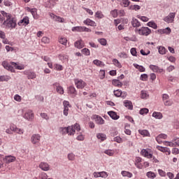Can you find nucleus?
<instances>
[{
    "label": "nucleus",
    "mask_w": 179,
    "mask_h": 179,
    "mask_svg": "<svg viewBox=\"0 0 179 179\" xmlns=\"http://www.w3.org/2000/svg\"><path fill=\"white\" fill-rule=\"evenodd\" d=\"M1 15L6 17V20L3 22V24L7 27V29H10L12 30V29H15L16 27V20L12 17H10V15H8L6 12L1 11Z\"/></svg>",
    "instance_id": "obj_1"
},
{
    "label": "nucleus",
    "mask_w": 179,
    "mask_h": 179,
    "mask_svg": "<svg viewBox=\"0 0 179 179\" xmlns=\"http://www.w3.org/2000/svg\"><path fill=\"white\" fill-rule=\"evenodd\" d=\"M77 132H79L80 131V124L78 123H76L73 125L67 127V134L69 136H73Z\"/></svg>",
    "instance_id": "obj_2"
},
{
    "label": "nucleus",
    "mask_w": 179,
    "mask_h": 179,
    "mask_svg": "<svg viewBox=\"0 0 179 179\" xmlns=\"http://www.w3.org/2000/svg\"><path fill=\"white\" fill-rule=\"evenodd\" d=\"M135 31L139 34V36H149V34L152 33V30L148 27H142L140 29H136Z\"/></svg>",
    "instance_id": "obj_3"
},
{
    "label": "nucleus",
    "mask_w": 179,
    "mask_h": 179,
    "mask_svg": "<svg viewBox=\"0 0 179 179\" xmlns=\"http://www.w3.org/2000/svg\"><path fill=\"white\" fill-rule=\"evenodd\" d=\"M162 101L164 104V106L170 107L171 106H173V100L170 99V96L166 94H164L162 95Z\"/></svg>",
    "instance_id": "obj_4"
},
{
    "label": "nucleus",
    "mask_w": 179,
    "mask_h": 179,
    "mask_svg": "<svg viewBox=\"0 0 179 179\" xmlns=\"http://www.w3.org/2000/svg\"><path fill=\"white\" fill-rule=\"evenodd\" d=\"M13 64H15V62H9L8 61H3L2 62V66L7 71H10V72L13 73L15 72V69H13Z\"/></svg>",
    "instance_id": "obj_5"
},
{
    "label": "nucleus",
    "mask_w": 179,
    "mask_h": 179,
    "mask_svg": "<svg viewBox=\"0 0 179 179\" xmlns=\"http://www.w3.org/2000/svg\"><path fill=\"white\" fill-rule=\"evenodd\" d=\"M74 83L77 89H84L86 87V83H85V81L80 79H75Z\"/></svg>",
    "instance_id": "obj_6"
},
{
    "label": "nucleus",
    "mask_w": 179,
    "mask_h": 179,
    "mask_svg": "<svg viewBox=\"0 0 179 179\" xmlns=\"http://www.w3.org/2000/svg\"><path fill=\"white\" fill-rule=\"evenodd\" d=\"M63 106H64L63 114L66 117H68V114H69L68 112L69 111V107H71V103H69V101H64Z\"/></svg>",
    "instance_id": "obj_7"
},
{
    "label": "nucleus",
    "mask_w": 179,
    "mask_h": 179,
    "mask_svg": "<svg viewBox=\"0 0 179 179\" xmlns=\"http://www.w3.org/2000/svg\"><path fill=\"white\" fill-rule=\"evenodd\" d=\"M176 17V13H171L169 15L164 18V22L166 23H173Z\"/></svg>",
    "instance_id": "obj_8"
},
{
    "label": "nucleus",
    "mask_w": 179,
    "mask_h": 179,
    "mask_svg": "<svg viewBox=\"0 0 179 179\" xmlns=\"http://www.w3.org/2000/svg\"><path fill=\"white\" fill-rule=\"evenodd\" d=\"M52 87L54 89H56V92L57 93H58L59 94H64V88L62 87V86H61V85H59V83H55L52 85Z\"/></svg>",
    "instance_id": "obj_9"
},
{
    "label": "nucleus",
    "mask_w": 179,
    "mask_h": 179,
    "mask_svg": "<svg viewBox=\"0 0 179 179\" xmlns=\"http://www.w3.org/2000/svg\"><path fill=\"white\" fill-rule=\"evenodd\" d=\"M24 118L25 120H28V121H33L34 118V113H33V110H29L24 115Z\"/></svg>",
    "instance_id": "obj_10"
},
{
    "label": "nucleus",
    "mask_w": 179,
    "mask_h": 179,
    "mask_svg": "<svg viewBox=\"0 0 179 179\" xmlns=\"http://www.w3.org/2000/svg\"><path fill=\"white\" fill-rule=\"evenodd\" d=\"M50 16L55 22H58L59 23H64L65 20L54 13H50Z\"/></svg>",
    "instance_id": "obj_11"
},
{
    "label": "nucleus",
    "mask_w": 179,
    "mask_h": 179,
    "mask_svg": "<svg viewBox=\"0 0 179 179\" xmlns=\"http://www.w3.org/2000/svg\"><path fill=\"white\" fill-rule=\"evenodd\" d=\"M41 136L39 134H34L31 138V141L34 145H36L40 142Z\"/></svg>",
    "instance_id": "obj_12"
},
{
    "label": "nucleus",
    "mask_w": 179,
    "mask_h": 179,
    "mask_svg": "<svg viewBox=\"0 0 179 179\" xmlns=\"http://www.w3.org/2000/svg\"><path fill=\"white\" fill-rule=\"evenodd\" d=\"M141 154L144 157H147V159H153V154H152V152H148V150H145V149L142 150L141 152Z\"/></svg>",
    "instance_id": "obj_13"
},
{
    "label": "nucleus",
    "mask_w": 179,
    "mask_h": 179,
    "mask_svg": "<svg viewBox=\"0 0 179 179\" xmlns=\"http://www.w3.org/2000/svg\"><path fill=\"white\" fill-rule=\"evenodd\" d=\"M26 10L27 12H30V13H31L34 19H38V15H37V9L30 8V7H27Z\"/></svg>",
    "instance_id": "obj_14"
},
{
    "label": "nucleus",
    "mask_w": 179,
    "mask_h": 179,
    "mask_svg": "<svg viewBox=\"0 0 179 179\" xmlns=\"http://www.w3.org/2000/svg\"><path fill=\"white\" fill-rule=\"evenodd\" d=\"M84 24L87 26H91L92 27H96L97 26V23L96 22L90 20V18H87V20L83 21Z\"/></svg>",
    "instance_id": "obj_15"
},
{
    "label": "nucleus",
    "mask_w": 179,
    "mask_h": 179,
    "mask_svg": "<svg viewBox=\"0 0 179 179\" xmlns=\"http://www.w3.org/2000/svg\"><path fill=\"white\" fill-rule=\"evenodd\" d=\"M24 75L27 76L28 79H36V73H34V71H25L24 72Z\"/></svg>",
    "instance_id": "obj_16"
},
{
    "label": "nucleus",
    "mask_w": 179,
    "mask_h": 179,
    "mask_svg": "<svg viewBox=\"0 0 179 179\" xmlns=\"http://www.w3.org/2000/svg\"><path fill=\"white\" fill-rule=\"evenodd\" d=\"M30 20H29V17H24L22 20H20L18 22L19 26H27L29 24Z\"/></svg>",
    "instance_id": "obj_17"
},
{
    "label": "nucleus",
    "mask_w": 179,
    "mask_h": 179,
    "mask_svg": "<svg viewBox=\"0 0 179 179\" xmlns=\"http://www.w3.org/2000/svg\"><path fill=\"white\" fill-rule=\"evenodd\" d=\"M39 169H41L43 171H48L50 170V165L47 162H41L39 166Z\"/></svg>",
    "instance_id": "obj_18"
},
{
    "label": "nucleus",
    "mask_w": 179,
    "mask_h": 179,
    "mask_svg": "<svg viewBox=\"0 0 179 179\" xmlns=\"http://www.w3.org/2000/svg\"><path fill=\"white\" fill-rule=\"evenodd\" d=\"M150 69H151L152 72H157L158 73H162V72H163L162 69H160L159 66L153 64L150 65Z\"/></svg>",
    "instance_id": "obj_19"
},
{
    "label": "nucleus",
    "mask_w": 179,
    "mask_h": 179,
    "mask_svg": "<svg viewBox=\"0 0 179 179\" xmlns=\"http://www.w3.org/2000/svg\"><path fill=\"white\" fill-rule=\"evenodd\" d=\"M159 34H170L171 33V29L166 27L165 29H161L157 30Z\"/></svg>",
    "instance_id": "obj_20"
},
{
    "label": "nucleus",
    "mask_w": 179,
    "mask_h": 179,
    "mask_svg": "<svg viewBox=\"0 0 179 179\" xmlns=\"http://www.w3.org/2000/svg\"><path fill=\"white\" fill-rule=\"evenodd\" d=\"M163 139H167V134H161L156 137V141L158 143H162Z\"/></svg>",
    "instance_id": "obj_21"
},
{
    "label": "nucleus",
    "mask_w": 179,
    "mask_h": 179,
    "mask_svg": "<svg viewBox=\"0 0 179 179\" xmlns=\"http://www.w3.org/2000/svg\"><path fill=\"white\" fill-rule=\"evenodd\" d=\"M74 45L76 48H78L79 50H80L81 48H83V47H85V42H83V41L82 40L77 41L74 43Z\"/></svg>",
    "instance_id": "obj_22"
},
{
    "label": "nucleus",
    "mask_w": 179,
    "mask_h": 179,
    "mask_svg": "<svg viewBox=\"0 0 179 179\" xmlns=\"http://www.w3.org/2000/svg\"><path fill=\"white\" fill-rule=\"evenodd\" d=\"M124 107L128 108V110H132L134 108V106L132 105V101H131L125 100L124 101Z\"/></svg>",
    "instance_id": "obj_23"
},
{
    "label": "nucleus",
    "mask_w": 179,
    "mask_h": 179,
    "mask_svg": "<svg viewBox=\"0 0 179 179\" xmlns=\"http://www.w3.org/2000/svg\"><path fill=\"white\" fill-rule=\"evenodd\" d=\"M108 114L112 120H118V118H120V116H118V115H117V113L114 111H109L108 112Z\"/></svg>",
    "instance_id": "obj_24"
},
{
    "label": "nucleus",
    "mask_w": 179,
    "mask_h": 179,
    "mask_svg": "<svg viewBox=\"0 0 179 179\" xmlns=\"http://www.w3.org/2000/svg\"><path fill=\"white\" fill-rule=\"evenodd\" d=\"M152 117L156 118V120H162V118H163V114L160 112H154L152 113Z\"/></svg>",
    "instance_id": "obj_25"
},
{
    "label": "nucleus",
    "mask_w": 179,
    "mask_h": 179,
    "mask_svg": "<svg viewBox=\"0 0 179 179\" xmlns=\"http://www.w3.org/2000/svg\"><path fill=\"white\" fill-rule=\"evenodd\" d=\"M55 5H56V3L53 0H49L46 2V8H49L50 9H52Z\"/></svg>",
    "instance_id": "obj_26"
},
{
    "label": "nucleus",
    "mask_w": 179,
    "mask_h": 179,
    "mask_svg": "<svg viewBox=\"0 0 179 179\" xmlns=\"http://www.w3.org/2000/svg\"><path fill=\"white\" fill-rule=\"evenodd\" d=\"M4 160L6 163H13V162H15L16 160V157L13 156H7L5 157Z\"/></svg>",
    "instance_id": "obj_27"
},
{
    "label": "nucleus",
    "mask_w": 179,
    "mask_h": 179,
    "mask_svg": "<svg viewBox=\"0 0 179 179\" xmlns=\"http://www.w3.org/2000/svg\"><path fill=\"white\" fill-rule=\"evenodd\" d=\"M96 138L98 139H100V141L103 142V141H106V139H107V136H106V134L103 133H99L96 134Z\"/></svg>",
    "instance_id": "obj_28"
},
{
    "label": "nucleus",
    "mask_w": 179,
    "mask_h": 179,
    "mask_svg": "<svg viewBox=\"0 0 179 179\" xmlns=\"http://www.w3.org/2000/svg\"><path fill=\"white\" fill-rule=\"evenodd\" d=\"M133 27H141V22L137 19H133L131 21Z\"/></svg>",
    "instance_id": "obj_29"
},
{
    "label": "nucleus",
    "mask_w": 179,
    "mask_h": 179,
    "mask_svg": "<svg viewBox=\"0 0 179 179\" xmlns=\"http://www.w3.org/2000/svg\"><path fill=\"white\" fill-rule=\"evenodd\" d=\"M130 3L129 0H122L120 2L121 6H123V8H128Z\"/></svg>",
    "instance_id": "obj_30"
},
{
    "label": "nucleus",
    "mask_w": 179,
    "mask_h": 179,
    "mask_svg": "<svg viewBox=\"0 0 179 179\" xmlns=\"http://www.w3.org/2000/svg\"><path fill=\"white\" fill-rule=\"evenodd\" d=\"M121 174L123 177H128V178H132V173L128 172L127 171H122Z\"/></svg>",
    "instance_id": "obj_31"
},
{
    "label": "nucleus",
    "mask_w": 179,
    "mask_h": 179,
    "mask_svg": "<svg viewBox=\"0 0 179 179\" xmlns=\"http://www.w3.org/2000/svg\"><path fill=\"white\" fill-rule=\"evenodd\" d=\"M139 134L143 136H150V133L148 130H138Z\"/></svg>",
    "instance_id": "obj_32"
},
{
    "label": "nucleus",
    "mask_w": 179,
    "mask_h": 179,
    "mask_svg": "<svg viewBox=\"0 0 179 179\" xmlns=\"http://www.w3.org/2000/svg\"><path fill=\"white\" fill-rule=\"evenodd\" d=\"M59 43H60V44H62L63 45H66L68 43V39H66V38L65 37L61 36L60 38H59Z\"/></svg>",
    "instance_id": "obj_33"
},
{
    "label": "nucleus",
    "mask_w": 179,
    "mask_h": 179,
    "mask_svg": "<svg viewBox=\"0 0 179 179\" xmlns=\"http://www.w3.org/2000/svg\"><path fill=\"white\" fill-rule=\"evenodd\" d=\"M112 85H113V86H117V87H121L122 86V83L119 80H113L112 81Z\"/></svg>",
    "instance_id": "obj_34"
},
{
    "label": "nucleus",
    "mask_w": 179,
    "mask_h": 179,
    "mask_svg": "<svg viewBox=\"0 0 179 179\" xmlns=\"http://www.w3.org/2000/svg\"><path fill=\"white\" fill-rule=\"evenodd\" d=\"M8 80H10V76H0V82H8Z\"/></svg>",
    "instance_id": "obj_35"
},
{
    "label": "nucleus",
    "mask_w": 179,
    "mask_h": 179,
    "mask_svg": "<svg viewBox=\"0 0 179 179\" xmlns=\"http://www.w3.org/2000/svg\"><path fill=\"white\" fill-rule=\"evenodd\" d=\"M158 51H159V54H161V55H164V54H166V52H168L166 50V48H164V46H159L158 48Z\"/></svg>",
    "instance_id": "obj_36"
},
{
    "label": "nucleus",
    "mask_w": 179,
    "mask_h": 179,
    "mask_svg": "<svg viewBox=\"0 0 179 179\" xmlns=\"http://www.w3.org/2000/svg\"><path fill=\"white\" fill-rule=\"evenodd\" d=\"M147 26H148L149 27H152V29H155V30L157 29V24L153 21L148 22Z\"/></svg>",
    "instance_id": "obj_37"
},
{
    "label": "nucleus",
    "mask_w": 179,
    "mask_h": 179,
    "mask_svg": "<svg viewBox=\"0 0 179 179\" xmlns=\"http://www.w3.org/2000/svg\"><path fill=\"white\" fill-rule=\"evenodd\" d=\"M13 69H19L20 71H22L23 69H24V66L23 65H17V64L16 63H13Z\"/></svg>",
    "instance_id": "obj_38"
},
{
    "label": "nucleus",
    "mask_w": 179,
    "mask_h": 179,
    "mask_svg": "<svg viewBox=\"0 0 179 179\" xmlns=\"http://www.w3.org/2000/svg\"><path fill=\"white\" fill-rule=\"evenodd\" d=\"M96 122L99 125H103V124H104V120L100 116H96Z\"/></svg>",
    "instance_id": "obj_39"
},
{
    "label": "nucleus",
    "mask_w": 179,
    "mask_h": 179,
    "mask_svg": "<svg viewBox=\"0 0 179 179\" xmlns=\"http://www.w3.org/2000/svg\"><path fill=\"white\" fill-rule=\"evenodd\" d=\"M133 65L134 68L138 69L140 72H145V67H143V66H139V64H134Z\"/></svg>",
    "instance_id": "obj_40"
},
{
    "label": "nucleus",
    "mask_w": 179,
    "mask_h": 179,
    "mask_svg": "<svg viewBox=\"0 0 179 179\" xmlns=\"http://www.w3.org/2000/svg\"><path fill=\"white\" fill-rule=\"evenodd\" d=\"M146 176L148 178H156V173H155V172L149 171L146 173Z\"/></svg>",
    "instance_id": "obj_41"
},
{
    "label": "nucleus",
    "mask_w": 179,
    "mask_h": 179,
    "mask_svg": "<svg viewBox=\"0 0 179 179\" xmlns=\"http://www.w3.org/2000/svg\"><path fill=\"white\" fill-rule=\"evenodd\" d=\"M93 64H94V65H96V66H104V63L99 59L94 60Z\"/></svg>",
    "instance_id": "obj_42"
},
{
    "label": "nucleus",
    "mask_w": 179,
    "mask_h": 179,
    "mask_svg": "<svg viewBox=\"0 0 179 179\" xmlns=\"http://www.w3.org/2000/svg\"><path fill=\"white\" fill-rule=\"evenodd\" d=\"M72 31L83 32V27H74L72 28Z\"/></svg>",
    "instance_id": "obj_43"
},
{
    "label": "nucleus",
    "mask_w": 179,
    "mask_h": 179,
    "mask_svg": "<svg viewBox=\"0 0 179 179\" xmlns=\"http://www.w3.org/2000/svg\"><path fill=\"white\" fill-rule=\"evenodd\" d=\"M141 99H148L149 97V94H148L147 91H141Z\"/></svg>",
    "instance_id": "obj_44"
},
{
    "label": "nucleus",
    "mask_w": 179,
    "mask_h": 179,
    "mask_svg": "<svg viewBox=\"0 0 179 179\" xmlns=\"http://www.w3.org/2000/svg\"><path fill=\"white\" fill-rule=\"evenodd\" d=\"M95 17H97L98 19H103V17H104V14L101 11H97L95 13Z\"/></svg>",
    "instance_id": "obj_45"
},
{
    "label": "nucleus",
    "mask_w": 179,
    "mask_h": 179,
    "mask_svg": "<svg viewBox=\"0 0 179 179\" xmlns=\"http://www.w3.org/2000/svg\"><path fill=\"white\" fill-rule=\"evenodd\" d=\"M148 78H149L148 74L146 73L141 74L140 76V80H143V82H146L148 80Z\"/></svg>",
    "instance_id": "obj_46"
},
{
    "label": "nucleus",
    "mask_w": 179,
    "mask_h": 179,
    "mask_svg": "<svg viewBox=\"0 0 179 179\" xmlns=\"http://www.w3.org/2000/svg\"><path fill=\"white\" fill-rule=\"evenodd\" d=\"M59 131L62 135H66L68 134V127H60Z\"/></svg>",
    "instance_id": "obj_47"
},
{
    "label": "nucleus",
    "mask_w": 179,
    "mask_h": 179,
    "mask_svg": "<svg viewBox=\"0 0 179 179\" xmlns=\"http://www.w3.org/2000/svg\"><path fill=\"white\" fill-rule=\"evenodd\" d=\"M81 52L84 54V55H87V56L90 55V50L86 48L81 50Z\"/></svg>",
    "instance_id": "obj_48"
},
{
    "label": "nucleus",
    "mask_w": 179,
    "mask_h": 179,
    "mask_svg": "<svg viewBox=\"0 0 179 179\" xmlns=\"http://www.w3.org/2000/svg\"><path fill=\"white\" fill-rule=\"evenodd\" d=\"M54 66L56 71H64V67L61 64H55Z\"/></svg>",
    "instance_id": "obj_49"
},
{
    "label": "nucleus",
    "mask_w": 179,
    "mask_h": 179,
    "mask_svg": "<svg viewBox=\"0 0 179 179\" xmlns=\"http://www.w3.org/2000/svg\"><path fill=\"white\" fill-rule=\"evenodd\" d=\"M42 43L44 44H50V38L43 36L41 39Z\"/></svg>",
    "instance_id": "obj_50"
},
{
    "label": "nucleus",
    "mask_w": 179,
    "mask_h": 179,
    "mask_svg": "<svg viewBox=\"0 0 179 179\" xmlns=\"http://www.w3.org/2000/svg\"><path fill=\"white\" fill-rule=\"evenodd\" d=\"M114 94L115 97H120V96L122 95V91H121L120 90H115Z\"/></svg>",
    "instance_id": "obj_51"
},
{
    "label": "nucleus",
    "mask_w": 179,
    "mask_h": 179,
    "mask_svg": "<svg viewBox=\"0 0 179 179\" xmlns=\"http://www.w3.org/2000/svg\"><path fill=\"white\" fill-rule=\"evenodd\" d=\"M59 58L61 61H68V55H59Z\"/></svg>",
    "instance_id": "obj_52"
},
{
    "label": "nucleus",
    "mask_w": 179,
    "mask_h": 179,
    "mask_svg": "<svg viewBox=\"0 0 179 179\" xmlns=\"http://www.w3.org/2000/svg\"><path fill=\"white\" fill-rule=\"evenodd\" d=\"M110 15L113 16V17H117V16H118V10L115 9L110 11Z\"/></svg>",
    "instance_id": "obj_53"
},
{
    "label": "nucleus",
    "mask_w": 179,
    "mask_h": 179,
    "mask_svg": "<svg viewBox=\"0 0 179 179\" xmlns=\"http://www.w3.org/2000/svg\"><path fill=\"white\" fill-rule=\"evenodd\" d=\"M106 78V71L104 70H101L99 72V78L104 79Z\"/></svg>",
    "instance_id": "obj_54"
},
{
    "label": "nucleus",
    "mask_w": 179,
    "mask_h": 179,
    "mask_svg": "<svg viewBox=\"0 0 179 179\" xmlns=\"http://www.w3.org/2000/svg\"><path fill=\"white\" fill-rule=\"evenodd\" d=\"M139 113L141 115H143L144 114H148V113H149V109L143 108L140 110Z\"/></svg>",
    "instance_id": "obj_55"
},
{
    "label": "nucleus",
    "mask_w": 179,
    "mask_h": 179,
    "mask_svg": "<svg viewBox=\"0 0 179 179\" xmlns=\"http://www.w3.org/2000/svg\"><path fill=\"white\" fill-rule=\"evenodd\" d=\"M114 65H115V66H117V68H121V63H120V62L118 61V59H114L113 61Z\"/></svg>",
    "instance_id": "obj_56"
},
{
    "label": "nucleus",
    "mask_w": 179,
    "mask_h": 179,
    "mask_svg": "<svg viewBox=\"0 0 179 179\" xmlns=\"http://www.w3.org/2000/svg\"><path fill=\"white\" fill-rule=\"evenodd\" d=\"M98 41L101 45H107V40L106 38H100Z\"/></svg>",
    "instance_id": "obj_57"
},
{
    "label": "nucleus",
    "mask_w": 179,
    "mask_h": 179,
    "mask_svg": "<svg viewBox=\"0 0 179 179\" xmlns=\"http://www.w3.org/2000/svg\"><path fill=\"white\" fill-rule=\"evenodd\" d=\"M114 142H117V143H122V138L120 136H116L113 138Z\"/></svg>",
    "instance_id": "obj_58"
},
{
    "label": "nucleus",
    "mask_w": 179,
    "mask_h": 179,
    "mask_svg": "<svg viewBox=\"0 0 179 179\" xmlns=\"http://www.w3.org/2000/svg\"><path fill=\"white\" fill-rule=\"evenodd\" d=\"M67 157H68V159L71 162H73V160H75V155L72 152L69 154Z\"/></svg>",
    "instance_id": "obj_59"
},
{
    "label": "nucleus",
    "mask_w": 179,
    "mask_h": 179,
    "mask_svg": "<svg viewBox=\"0 0 179 179\" xmlns=\"http://www.w3.org/2000/svg\"><path fill=\"white\" fill-rule=\"evenodd\" d=\"M130 52L131 54V55H133V57H137V52H136V48H132L131 50H130Z\"/></svg>",
    "instance_id": "obj_60"
},
{
    "label": "nucleus",
    "mask_w": 179,
    "mask_h": 179,
    "mask_svg": "<svg viewBox=\"0 0 179 179\" xmlns=\"http://www.w3.org/2000/svg\"><path fill=\"white\" fill-rule=\"evenodd\" d=\"M104 153L106 155H108V156H113L114 155V152L111 150H105Z\"/></svg>",
    "instance_id": "obj_61"
},
{
    "label": "nucleus",
    "mask_w": 179,
    "mask_h": 179,
    "mask_svg": "<svg viewBox=\"0 0 179 179\" xmlns=\"http://www.w3.org/2000/svg\"><path fill=\"white\" fill-rule=\"evenodd\" d=\"M100 177L102 178H107V177H108V174H107V172L106 171H102L100 172Z\"/></svg>",
    "instance_id": "obj_62"
},
{
    "label": "nucleus",
    "mask_w": 179,
    "mask_h": 179,
    "mask_svg": "<svg viewBox=\"0 0 179 179\" xmlns=\"http://www.w3.org/2000/svg\"><path fill=\"white\" fill-rule=\"evenodd\" d=\"M14 100H15V101L20 102L22 101V96H20L19 94H15L14 96Z\"/></svg>",
    "instance_id": "obj_63"
},
{
    "label": "nucleus",
    "mask_w": 179,
    "mask_h": 179,
    "mask_svg": "<svg viewBox=\"0 0 179 179\" xmlns=\"http://www.w3.org/2000/svg\"><path fill=\"white\" fill-rule=\"evenodd\" d=\"M48 177V176H47V173L43 172L40 176H39V178L40 179H47V178Z\"/></svg>",
    "instance_id": "obj_64"
}]
</instances>
